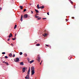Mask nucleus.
Returning <instances> with one entry per match:
<instances>
[{
	"label": "nucleus",
	"instance_id": "obj_5",
	"mask_svg": "<svg viewBox=\"0 0 79 79\" xmlns=\"http://www.w3.org/2000/svg\"><path fill=\"white\" fill-rule=\"evenodd\" d=\"M23 69V73H24L26 71V68L25 67H23L22 68Z\"/></svg>",
	"mask_w": 79,
	"mask_h": 79
},
{
	"label": "nucleus",
	"instance_id": "obj_21",
	"mask_svg": "<svg viewBox=\"0 0 79 79\" xmlns=\"http://www.w3.org/2000/svg\"><path fill=\"white\" fill-rule=\"evenodd\" d=\"M20 55H23V52H20Z\"/></svg>",
	"mask_w": 79,
	"mask_h": 79
},
{
	"label": "nucleus",
	"instance_id": "obj_37",
	"mask_svg": "<svg viewBox=\"0 0 79 79\" xmlns=\"http://www.w3.org/2000/svg\"><path fill=\"white\" fill-rule=\"evenodd\" d=\"M31 12L32 14H33V11H31Z\"/></svg>",
	"mask_w": 79,
	"mask_h": 79
},
{
	"label": "nucleus",
	"instance_id": "obj_32",
	"mask_svg": "<svg viewBox=\"0 0 79 79\" xmlns=\"http://www.w3.org/2000/svg\"><path fill=\"white\" fill-rule=\"evenodd\" d=\"M27 60H28V61H30V60H29V58H28V59H27Z\"/></svg>",
	"mask_w": 79,
	"mask_h": 79
},
{
	"label": "nucleus",
	"instance_id": "obj_40",
	"mask_svg": "<svg viewBox=\"0 0 79 79\" xmlns=\"http://www.w3.org/2000/svg\"><path fill=\"white\" fill-rule=\"evenodd\" d=\"M45 36H46V35H47V34H45Z\"/></svg>",
	"mask_w": 79,
	"mask_h": 79
},
{
	"label": "nucleus",
	"instance_id": "obj_18",
	"mask_svg": "<svg viewBox=\"0 0 79 79\" xmlns=\"http://www.w3.org/2000/svg\"><path fill=\"white\" fill-rule=\"evenodd\" d=\"M40 8H41V9H43V8H44V6H40Z\"/></svg>",
	"mask_w": 79,
	"mask_h": 79
},
{
	"label": "nucleus",
	"instance_id": "obj_22",
	"mask_svg": "<svg viewBox=\"0 0 79 79\" xmlns=\"http://www.w3.org/2000/svg\"><path fill=\"white\" fill-rule=\"evenodd\" d=\"M2 55H5V52H2Z\"/></svg>",
	"mask_w": 79,
	"mask_h": 79
},
{
	"label": "nucleus",
	"instance_id": "obj_9",
	"mask_svg": "<svg viewBox=\"0 0 79 79\" xmlns=\"http://www.w3.org/2000/svg\"><path fill=\"white\" fill-rule=\"evenodd\" d=\"M30 71H31V69H30V68H29V69L28 72L27 73L28 74H29V73H30Z\"/></svg>",
	"mask_w": 79,
	"mask_h": 79
},
{
	"label": "nucleus",
	"instance_id": "obj_36",
	"mask_svg": "<svg viewBox=\"0 0 79 79\" xmlns=\"http://www.w3.org/2000/svg\"><path fill=\"white\" fill-rule=\"evenodd\" d=\"M39 6V4H38L37 5V7H38Z\"/></svg>",
	"mask_w": 79,
	"mask_h": 79
},
{
	"label": "nucleus",
	"instance_id": "obj_24",
	"mask_svg": "<svg viewBox=\"0 0 79 79\" xmlns=\"http://www.w3.org/2000/svg\"><path fill=\"white\" fill-rule=\"evenodd\" d=\"M36 46H39V45H40V44H36Z\"/></svg>",
	"mask_w": 79,
	"mask_h": 79
},
{
	"label": "nucleus",
	"instance_id": "obj_15",
	"mask_svg": "<svg viewBox=\"0 0 79 79\" xmlns=\"http://www.w3.org/2000/svg\"><path fill=\"white\" fill-rule=\"evenodd\" d=\"M9 56H10V57H11L12 56V54L10 53L9 55Z\"/></svg>",
	"mask_w": 79,
	"mask_h": 79
},
{
	"label": "nucleus",
	"instance_id": "obj_3",
	"mask_svg": "<svg viewBox=\"0 0 79 79\" xmlns=\"http://www.w3.org/2000/svg\"><path fill=\"white\" fill-rule=\"evenodd\" d=\"M19 61V59L18 57H17L16 58V60H15V62H18Z\"/></svg>",
	"mask_w": 79,
	"mask_h": 79
},
{
	"label": "nucleus",
	"instance_id": "obj_28",
	"mask_svg": "<svg viewBox=\"0 0 79 79\" xmlns=\"http://www.w3.org/2000/svg\"><path fill=\"white\" fill-rule=\"evenodd\" d=\"M47 18H43V19H46Z\"/></svg>",
	"mask_w": 79,
	"mask_h": 79
},
{
	"label": "nucleus",
	"instance_id": "obj_45",
	"mask_svg": "<svg viewBox=\"0 0 79 79\" xmlns=\"http://www.w3.org/2000/svg\"><path fill=\"white\" fill-rule=\"evenodd\" d=\"M42 61H41V62L42 63Z\"/></svg>",
	"mask_w": 79,
	"mask_h": 79
},
{
	"label": "nucleus",
	"instance_id": "obj_2",
	"mask_svg": "<svg viewBox=\"0 0 79 79\" xmlns=\"http://www.w3.org/2000/svg\"><path fill=\"white\" fill-rule=\"evenodd\" d=\"M36 60H38L39 62H40V55H38V58L36 59Z\"/></svg>",
	"mask_w": 79,
	"mask_h": 79
},
{
	"label": "nucleus",
	"instance_id": "obj_27",
	"mask_svg": "<svg viewBox=\"0 0 79 79\" xmlns=\"http://www.w3.org/2000/svg\"><path fill=\"white\" fill-rule=\"evenodd\" d=\"M26 11V9H24L23 11L25 12Z\"/></svg>",
	"mask_w": 79,
	"mask_h": 79
},
{
	"label": "nucleus",
	"instance_id": "obj_33",
	"mask_svg": "<svg viewBox=\"0 0 79 79\" xmlns=\"http://www.w3.org/2000/svg\"><path fill=\"white\" fill-rule=\"evenodd\" d=\"M43 35V36H44V37H45V34H44Z\"/></svg>",
	"mask_w": 79,
	"mask_h": 79
},
{
	"label": "nucleus",
	"instance_id": "obj_7",
	"mask_svg": "<svg viewBox=\"0 0 79 79\" xmlns=\"http://www.w3.org/2000/svg\"><path fill=\"white\" fill-rule=\"evenodd\" d=\"M3 63H5L6 64V65H9V64H8V62H6L5 61H3Z\"/></svg>",
	"mask_w": 79,
	"mask_h": 79
},
{
	"label": "nucleus",
	"instance_id": "obj_38",
	"mask_svg": "<svg viewBox=\"0 0 79 79\" xmlns=\"http://www.w3.org/2000/svg\"><path fill=\"white\" fill-rule=\"evenodd\" d=\"M72 19H74V17H72Z\"/></svg>",
	"mask_w": 79,
	"mask_h": 79
},
{
	"label": "nucleus",
	"instance_id": "obj_17",
	"mask_svg": "<svg viewBox=\"0 0 79 79\" xmlns=\"http://www.w3.org/2000/svg\"><path fill=\"white\" fill-rule=\"evenodd\" d=\"M16 27H17V25H15V27H14V29H16Z\"/></svg>",
	"mask_w": 79,
	"mask_h": 79
},
{
	"label": "nucleus",
	"instance_id": "obj_25",
	"mask_svg": "<svg viewBox=\"0 0 79 79\" xmlns=\"http://www.w3.org/2000/svg\"><path fill=\"white\" fill-rule=\"evenodd\" d=\"M5 58L7 59L8 58V56H5Z\"/></svg>",
	"mask_w": 79,
	"mask_h": 79
},
{
	"label": "nucleus",
	"instance_id": "obj_14",
	"mask_svg": "<svg viewBox=\"0 0 79 79\" xmlns=\"http://www.w3.org/2000/svg\"><path fill=\"white\" fill-rule=\"evenodd\" d=\"M35 11H36V13H39V11H38V10H37L35 9Z\"/></svg>",
	"mask_w": 79,
	"mask_h": 79
},
{
	"label": "nucleus",
	"instance_id": "obj_16",
	"mask_svg": "<svg viewBox=\"0 0 79 79\" xmlns=\"http://www.w3.org/2000/svg\"><path fill=\"white\" fill-rule=\"evenodd\" d=\"M69 0V2H70L71 3V4L73 3V2H72V1H71V0Z\"/></svg>",
	"mask_w": 79,
	"mask_h": 79
},
{
	"label": "nucleus",
	"instance_id": "obj_41",
	"mask_svg": "<svg viewBox=\"0 0 79 79\" xmlns=\"http://www.w3.org/2000/svg\"><path fill=\"white\" fill-rule=\"evenodd\" d=\"M16 34H15V37H16Z\"/></svg>",
	"mask_w": 79,
	"mask_h": 79
},
{
	"label": "nucleus",
	"instance_id": "obj_35",
	"mask_svg": "<svg viewBox=\"0 0 79 79\" xmlns=\"http://www.w3.org/2000/svg\"><path fill=\"white\" fill-rule=\"evenodd\" d=\"M47 14L48 15H49V13L48 12L47 13Z\"/></svg>",
	"mask_w": 79,
	"mask_h": 79
},
{
	"label": "nucleus",
	"instance_id": "obj_30",
	"mask_svg": "<svg viewBox=\"0 0 79 79\" xmlns=\"http://www.w3.org/2000/svg\"><path fill=\"white\" fill-rule=\"evenodd\" d=\"M11 46L13 47V44H11Z\"/></svg>",
	"mask_w": 79,
	"mask_h": 79
},
{
	"label": "nucleus",
	"instance_id": "obj_39",
	"mask_svg": "<svg viewBox=\"0 0 79 79\" xmlns=\"http://www.w3.org/2000/svg\"><path fill=\"white\" fill-rule=\"evenodd\" d=\"M46 46H47V47H48V44H46Z\"/></svg>",
	"mask_w": 79,
	"mask_h": 79
},
{
	"label": "nucleus",
	"instance_id": "obj_8",
	"mask_svg": "<svg viewBox=\"0 0 79 79\" xmlns=\"http://www.w3.org/2000/svg\"><path fill=\"white\" fill-rule=\"evenodd\" d=\"M20 65H22V66H23V65H24V63L23 62H20Z\"/></svg>",
	"mask_w": 79,
	"mask_h": 79
},
{
	"label": "nucleus",
	"instance_id": "obj_4",
	"mask_svg": "<svg viewBox=\"0 0 79 79\" xmlns=\"http://www.w3.org/2000/svg\"><path fill=\"white\" fill-rule=\"evenodd\" d=\"M29 78H30V77H29V75H27L25 77V79H29Z\"/></svg>",
	"mask_w": 79,
	"mask_h": 79
},
{
	"label": "nucleus",
	"instance_id": "obj_46",
	"mask_svg": "<svg viewBox=\"0 0 79 79\" xmlns=\"http://www.w3.org/2000/svg\"><path fill=\"white\" fill-rule=\"evenodd\" d=\"M74 8H75V7H74Z\"/></svg>",
	"mask_w": 79,
	"mask_h": 79
},
{
	"label": "nucleus",
	"instance_id": "obj_13",
	"mask_svg": "<svg viewBox=\"0 0 79 79\" xmlns=\"http://www.w3.org/2000/svg\"><path fill=\"white\" fill-rule=\"evenodd\" d=\"M20 8H21V10H22V9H23V6H19Z\"/></svg>",
	"mask_w": 79,
	"mask_h": 79
},
{
	"label": "nucleus",
	"instance_id": "obj_31",
	"mask_svg": "<svg viewBox=\"0 0 79 79\" xmlns=\"http://www.w3.org/2000/svg\"><path fill=\"white\" fill-rule=\"evenodd\" d=\"M15 54H14V55H13V57H15Z\"/></svg>",
	"mask_w": 79,
	"mask_h": 79
},
{
	"label": "nucleus",
	"instance_id": "obj_12",
	"mask_svg": "<svg viewBox=\"0 0 79 79\" xmlns=\"http://www.w3.org/2000/svg\"><path fill=\"white\" fill-rule=\"evenodd\" d=\"M20 20L21 21H23V15H21Z\"/></svg>",
	"mask_w": 79,
	"mask_h": 79
},
{
	"label": "nucleus",
	"instance_id": "obj_6",
	"mask_svg": "<svg viewBox=\"0 0 79 79\" xmlns=\"http://www.w3.org/2000/svg\"><path fill=\"white\" fill-rule=\"evenodd\" d=\"M27 18V15L25 14L23 16V18Z\"/></svg>",
	"mask_w": 79,
	"mask_h": 79
},
{
	"label": "nucleus",
	"instance_id": "obj_10",
	"mask_svg": "<svg viewBox=\"0 0 79 79\" xmlns=\"http://www.w3.org/2000/svg\"><path fill=\"white\" fill-rule=\"evenodd\" d=\"M11 37H13V35H12V34H11V33H10V35L9 36V38H10Z\"/></svg>",
	"mask_w": 79,
	"mask_h": 79
},
{
	"label": "nucleus",
	"instance_id": "obj_11",
	"mask_svg": "<svg viewBox=\"0 0 79 79\" xmlns=\"http://www.w3.org/2000/svg\"><path fill=\"white\" fill-rule=\"evenodd\" d=\"M34 60H33L30 62V64H31V63H33V62H34Z\"/></svg>",
	"mask_w": 79,
	"mask_h": 79
},
{
	"label": "nucleus",
	"instance_id": "obj_44",
	"mask_svg": "<svg viewBox=\"0 0 79 79\" xmlns=\"http://www.w3.org/2000/svg\"><path fill=\"white\" fill-rule=\"evenodd\" d=\"M42 64V62H41V63H40V64Z\"/></svg>",
	"mask_w": 79,
	"mask_h": 79
},
{
	"label": "nucleus",
	"instance_id": "obj_43",
	"mask_svg": "<svg viewBox=\"0 0 79 79\" xmlns=\"http://www.w3.org/2000/svg\"><path fill=\"white\" fill-rule=\"evenodd\" d=\"M2 8H0V10H2Z\"/></svg>",
	"mask_w": 79,
	"mask_h": 79
},
{
	"label": "nucleus",
	"instance_id": "obj_19",
	"mask_svg": "<svg viewBox=\"0 0 79 79\" xmlns=\"http://www.w3.org/2000/svg\"><path fill=\"white\" fill-rule=\"evenodd\" d=\"M40 19H41V18L40 17H39L37 19V20H39Z\"/></svg>",
	"mask_w": 79,
	"mask_h": 79
},
{
	"label": "nucleus",
	"instance_id": "obj_20",
	"mask_svg": "<svg viewBox=\"0 0 79 79\" xmlns=\"http://www.w3.org/2000/svg\"><path fill=\"white\" fill-rule=\"evenodd\" d=\"M15 39H16V37L15 36V38H12V40H15Z\"/></svg>",
	"mask_w": 79,
	"mask_h": 79
},
{
	"label": "nucleus",
	"instance_id": "obj_42",
	"mask_svg": "<svg viewBox=\"0 0 79 79\" xmlns=\"http://www.w3.org/2000/svg\"><path fill=\"white\" fill-rule=\"evenodd\" d=\"M68 19H66V21H68Z\"/></svg>",
	"mask_w": 79,
	"mask_h": 79
},
{
	"label": "nucleus",
	"instance_id": "obj_1",
	"mask_svg": "<svg viewBox=\"0 0 79 79\" xmlns=\"http://www.w3.org/2000/svg\"><path fill=\"white\" fill-rule=\"evenodd\" d=\"M31 75H34V74L35 73V71H34V67L33 66L31 67Z\"/></svg>",
	"mask_w": 79,
	"mask_h": 79
},
{
	"label": "nucleus",
	"instance_id": "obj_29",
	"mask_svg": "<svg viewBox=\"0 0 79 79\" xmlns=\"http://www.w3.org/2000/svg\"><path fill=\"white\" fill-rule=\"evenodd\" d=\"M10 40V39L9 38L7 40L8 41H9Z\"/></svg>",
	"mask_w": 79,
	"mask_h": 79
},
{
	"label": "nucleus",
	"instance_id": "obj_23",
	"mask_svg": "<svg viewBox=\"0 0 79 79\" xmlns=\"http://www.w3.org/2000/svg\"><path fill=\"white\" fill-rule=\"evenodd\" d=\"M35 17L36 18H39V16H37V15H35Z\"/></svg>",
	"mask_w": 79,
	"mask_h": 79
},
{
	"label": "nucleus",
	"instance_id": "obj_26",
	"mask_svg": "<svg viewBox=\"0 0 79 79\" xmlns=\"http://www.w3.org/2000/svg\"><path fill=\"white\" fill-rule=\"evenodd\" d=\"M37 8L38 9L40 8V7L39 6H38V7Z\"/></svg>",
	"mask_w": 79,
	"mask_h": 79
},
{
	"label": "nucleus",
	"instance_id": "obj_34",
	"mask_svg": "<svg viewBox=\"0 0 79 79\" xmlns=\"http://www.w3.org/2000/svg\"><path fill=\"white\" fill-rule=\"evenodd\" d=\"M27 54H25V56H27Z\"/></svg>",
	"mask_w": 79,
	"mask_h": 79
}]
</instances>
